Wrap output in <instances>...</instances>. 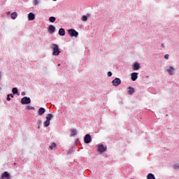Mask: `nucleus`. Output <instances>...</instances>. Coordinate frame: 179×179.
<instances>
[{
	"label": "nucleus",
	"mask_w": 179,
	"mask_h": 179,
	"mask_svg": "<svg viewBox=\"0 0 179 179\" xmlns=\"http://www.w3.org/2000/svg\"><path fill=\"white\" fill-rule=\"evenodd\" d=\"M166 71L169 73V75H174V71H176V69H174L173 66H169Z\"/></svg>",
	"instance_id": "9d476101"
},
{
	"label": "nucleus",
	"mask_w": 179,
	"mask_h": 179,
	"mask_svg": "<svg viewBox=\"0 0 179 179\" xmlns=\"http://www.w3.org/2000/svg\"><path fill=\"white\" fill-rule=\"evenodd\" d=\"M8 96H11L12 98H13V97H14L13 94H8Z\"/></svg>",
	"instance_id": "cd10ccee"
},
{
	"label": "nucleus",
	"mask_w": 179,
	"mask_h": 179,
	"mask_svg": "<svg viewBox=\"0 0 179 179\" xmlns=\"http://www.w3.org/2000/svg\"><path fill=\"white\" fill-rule=\"evenodd\" d=\"M52 115L51 113H49L46 116V121L44 122L43 125L44 127H47L50 126V122L51 121V119L52 118Z\"/></svg>",
	"instance_id": "f03ea898"
},
{
	"label": "nucleus",
	"mask_w": 179,
	"mask_h": 179,
	"mask_svg": "<svg viewBox=\"0 0 179 179\" xmlns=\"http://www.w3.org/2000/svg\"><path fill=\"white\" fill-rule=\"evenodd\" d=\"M45 113V109L44 108H40L38 111V115H43Z\"/></svg>",
	"instance_id": "2eb2a0df"
},
{
	"label": "nucleus",
	"mask_w": 179,
	"mask_h": 179,
	"mask_svg": "<svg viewBox=\"0 0 179 179\" xmlns=\"http://www.w3.org/2000/svg\"><path fill=\"white\" fill-rule=\"evenodd\" d=\"M107 150V147H104L103 145H100L98 148V152H100V153H103V152H106Z\"/></svg>",
	"instance_id": "6e6552de"
},
{
	"label": "nucleus",
	"mask_w": 179,
	"mask_h": 179,
	"mask_svg": "<svg viewBox=\"0 0 179 179\" xmlns=\"http://www.w3.org/2000/svg\"><path fill=\"white\" fill-rule=\"evenodd\" d=\"M16 17H17V13L14 12L11 14V19H16Z\"/></svg>",
	"instance_id": "a211bd4d"
},
{
	"label": "nucleus",
	"mask_w": 179,
	"mask_h": 179,
	"mask_svg": "<svg viewBox=\"0 0 179 179\" xmlns=\"http://www.w3.org/2000/svg\"><path fill=\"white\" fill-rule=\"evenodd\" d=\"M29 108H30V106H28V109L29 110Z\"/></svg>",
	"instance_id": "2f4dec72"
},
{
	"label": "nucleus",
	"mask_w": 179,
	"mask_h": 179,
	"mask_svg": "<svg viewBox=\"0 0 179 179\" xmlns=\"http://www.w3.org/2000/svg\"><path fill=\"white\" fill-rule=\"evenodd\" d=\"M81 20H82V22H87V15H83V16L81 17Z\"/></svg>",
	"instance_id": "6ab92c4d"
},
{
	"label": "nucleus",
	"mask_w": 179,
	"mask_h": 179,
	"mask_svg": "<svg viewBox=\"0 0 179 179\" xmlns=\"http://www.w3.org/2000/svg\"><path fill=\"white\" fill-rule=\"evenodd\" d=\"M138 79V73H131V80L135 82Z\"/></svg>",
	"instance_id": "ddd939ff"
},
{
	"label": "nucleus",
	"mask_w": 179,
	"mask_h": 179,
	"mask_svg": "<svg viewBox=\"0 0 179 179\" xmlns=\"http://www.w3.org/2000/svg\"><path fill=\"white\" fill-rule=\"evenodd\" d=\"M87 16H88V17L90 16V14H87Z\"/></svg>",
	"instance_id": "c756f323"
},
{
	"label": "nucleus",
	"mask_w": 179,
	"mask_h": 179,
	"mask_svg": "<svg viewBox=\"0 0 179 179\" xmlns=\"http://www.w3.org/2000/svg\"><path fill=\"white\" fill-rule=\"evenodd\" d=\"M55 20H57V18H55V17H50L49 18V21L51 22V23H54V22H55Z\"/></svg>",
	"instance_id": "aec40b11"
},
{
	"label": "nucleus",
	"mask_w": 179,
	"mask_h": 179,
	"mask_svg": "<svg viewBox=\"0 0 179 179\" xmlns=\"http://www.w3.org/2000/svg\"><path fill=\"white\" fill-rule=\"evenodd\" d=\"M108 76H113V73L111 71L108 72Z\"/></svg>",
	"instance_id": "a878e982"
},
{
	"label": "nucleus",
	"mask_w": 179,
	"mask_h": 179,
	"mask_svg": "<svg viewBox=\"0 0 179 179\" xmlns=\"http://www.w3.org/2000/svg\"><path fill=\"white\" fill-rule=\"evenodd\" d=\"M48 31L50 34H53V33H55V27H54V25H52V24L49 25Z\"/></svg>",
	"instance_id": "0eeeda50"
},
{
	"label": "nucleus",
	"mask_w": 179,
	"mask_h": 179,
	"mask_svg": "<svg viewBox=\"0 0 179 179\" xmlns=\"http://www.w3.org/2000/svg\"><path fill=\"white\" fill-rule=\"evenodd\" d=\"M60 65H61V64H58V66H60Z\"/></svg>",
	"instance_id": "7c9ffc66"
},
{
	"label": "nucleus",
	"mask_w": 179,
	"mask_h": 179,
	"mask_svg": "<svg viewBox=\"0 0 179 179\" xmlns=\"http://www.w3.org/2000/svg\"><path fill=\"white\" fill-rule=\"evenodd\" d=\"M173 169H175L176 170H178L179 169V164H176L173 165Z\"/></svg>",
	"instance_id": "5701e85b"
},
{
	"label": "nucleus",
	"mask_w": 179,
	"mask_h": 179,
	"mask_svg": "<svg viewBox=\"0 0 179 179\" xmlns=\"http://www.w3.org/2000/svg\"><path fill=\"white\" fill-rule=\"evenodd\" d=\"M112 83L113 86H120V84L121 83V79L116 78L112 81Z\"/></svg>",
	"instance_id": "423d86ee"
},
{
	"label": "nucleus",
	"mask_w": 179,
	"mask_h": 179,
	"mask_svg": "<svg viewBox=\"0 0 179 179\" xmlns=\"http://www.w3.org/2000/svg\"><path fill=\"white\" fill-rule=\"evenodd\" d=\"M68 33L70 37H78V36H79V33L76 31L75 29H69Z\"/></svg>",
	"instance_id": "7ed1b4c3"
},
{
	"label": "nucleus",
	"mask_w": 179,
	"mask_h": 179,
	"mask_svg": "<svg viewBox=\"0 0 179 179\" xmlns=\"http://www.w3.org/2000/svg\"><path fill=\"white\" fill-rule=\"evenodd\" d=\"M85 143H90L92 142V136L90 134H86L84 137Z\"/></svg>",
	"instance_id": "39448f33"
},
{
	"label": "nucleus",
	"mask_w": 179,
	"mask_h": 179,
	"mask_svg": "<svg viewBox=\"0 0 179 179\" xmlns=\"http://www.w3.org/2000/svg\"><path fill=\"white\" fill-rule=\"evenodd\" d=\"M78 134V131L75 129L71 130V135L70 136H75Z\"/></svg>",
	"instance_id": "dca6fc26"
},
{
	"label": "nucleus",
	"mask_w": 179,
	"mask_h": 179,
	"mask_svg": "<svg viewBox=\"0 0 179 179\" xmlns=\"http://www.w3.org/2000/svg\"><path fill=\"white\" fill-rule=\"evenodd\" d=\"M164 59H169V55H165Z\"/></svg>",
	"instance_id": "bb28decb"
},
{
	"label": "nucleus",
	"mask_w": 179,
	"mask_h": 179,
	"mask_svg": "<svg viewBox=\"0 0 179 179\" xmlns=\"http://www.w3.org/2000/svg\"><path fill=\"white\" fill-rule=\"evenodd\" d=\"M34 5H38V0H34Z\"/></svg>",
	"instance_id": "b1692460"
},
{
	"label": "nucleus",
	"mask_w": 179,
	"mask_h": 179,
	"mask_svg": "<svg viewBox=\"0 0 179 179\" xmlns=\"http://www.w3.org/2000/svg\"><path fill=\"white\" fill-rule=\"evenodd\" d=\"M30 103H31V99H30V98H29L27 96H24L21 99L22 104H30Z\"/></svg>",
	"instance_id": "20e7f679"
},
{
	"label": "nucleus",
	"mask_w": 179,
	"mask_h": 179,
	"mask_svg": "<svg viewBox=\"0 0 179 179\" xmlns=\"http://www.w3.org/2000/svg\"><path fill=\"white\" fill-rule=\"evenodd\" d=\"M1 179H10V175L8 172L1 174Z\"/></svg>",
	"instance_id": "1a4fd4ad"
},
{
	"label": "nucleus",
	"mask_w": 179,
	"mask_h": 179,
	"mask_svg": "<svg viewBox=\"0 0 179 179\" xmlns=\"http://www.w3.org/2000/svg\"><path fill=\"white\" fill-rule=\"evenodd\" d=\"M17 88H16V87H14V88H13V90H12V92L13 93V94H17Z\"/></svg>",
	"instance_id": "412c9836"
},
{
	"label": "nucleus",
	"mask_w": 179,
	"mask_h": 179,
	"mask_svg": "<svg viewBox=\"0 0 179 179\" xmlns=\"http://www.w3.org/2000/svg\"><path fill=\"white\" fill-rule=\"evenodd\" d=\"M59 36H65V29L64 28H61L59 29Z\"/></svg>",
	"instance_id": "f3484780"
},
{
	"label": "nucleus",
	"mask_w": 179,
	"mask_h": 179,
	"mask_svg": "<svg viewBox=\"0 0 179 179\" xmlns=\"http://www.w3.org/2000/svg\"><path fill=\"white\" fill-rule=\"evenodd\" d=\"M127 93L129 95L134 94V93H135V89L134 87H129L127 88Z\"/></svg>",
	"instance_id": "9b49d317"
},
{
	"label": "nucleus",
	"mask_w": 179,
	"mask_h": 179,
	"mask_svg": "<svg viewBox=\"0 0 179 179\" xmlns=\"http://www.w3.org/2000/svg\"><path fill=\"white\" fill-rule=\"evenodd\" d=\"M52 50L53 51L52 55H59L61 51L59 50V47L57 44H52Z\"/></svg>",
	"instance_id": "f257e3e1"
},
{
	"label": "nucleus",
	"mask_w": 179,
	"mask_h": 179,
	"mask_svg": "<svg viewBox=\"0 0 179 179\" xmlns=\"http://www.w3.org/2000/svg\"><path fill=\"white\" fill-rule=\"evenodd\" d=\"M162 47H163V48H164V44H162Z\"/></svg>",
	"instance_id": "c85d7f7f"
},
{
	"label": "nucleus",
	"mask_w": 179,
	"mask_h": 179,
	"mask_svg": "<svg viewBox=\"0 0 179 179\" xmlns=\"http://www.w3.org/2000/svg\"><path fill=\"white\" fill-rule=\"evenodd\" d=\"M132 67L134 71H138V69L141 68V65L139 64V63L136 62L135 64H132Z\"/></svg>",
	"instance_id": "f8f14e48"
},
{
	"label": "nucleus",
	"mask_w": 179,
	"mask_h": 179,
	"mask_svg": "<svg viewBox=\"0 0 179 179\" xmlns=\"http://www.w3.org/2000/svg\"><path fill=\"white\" fill-rule=\"evenodd\" d=\"M6 100H7V101H10V96L8 94L7 95Z\"/></svg>",
	"instance_id": "393cba45"
},
{
	"label": "nucleus",
	"mask_w": 179,
	"mask_h": 179,
	"mask_svg": "<svg viewBox=\"0 0 179 179\" xmlns=\"http://www.w3.org/2000/svg\"><path fill=\"white\" fill-rule=\"evenodd\" d=\"M53 1H57V0H53Z\"/></svg>",
	"instance_id": "473e14b6"
},
{
	"label": "nucleus",
	"mask_w": 179,
	"mask_h": 179,
	"mask_svg": "<svg viewBox=\"0 0 179 179\" xmlns=\"http://www.w3.org/2000/svg\"><path fill=\"white\" fill-rule=\"evenodd\" d=\"M55 146H57V144H55V143H53L50 146V149H51L52 150L54 149V148H55Z\"/></svg>",
	"instance_id": "4be33fe9"
},
{
	"label": "nucleus",
	"mask_w": 179,
	"mask_h": 179,
	"mask_svg": "<svg viewBox=\"0 0 179 179\" xmlns=\"http://www.w3.org/2000/svg\"><path fill=\"white\" fill-rule=\"evenodd\" d=\"M28 19L29 20H34V19H36V15H34L33 13H30L28 15Z\"/></svg>",
	"instance_id": "4468645a"
}]
</instances>
